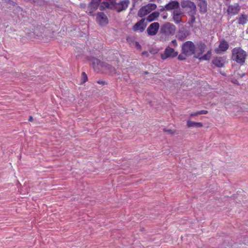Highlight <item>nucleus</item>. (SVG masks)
Instances as JSON below:
<instances>
[{
  "label": "nucleus",
  "instance_id": "f257e3e1",
  "mask_svg": "<svg viewBox=\"0 0 248 248\" xmlns=\"http://www.w3.org/2000/svg\"><path fill=\"white\" fill-rule=\"evenodd\" d=\"M176 29L175 26L170 22H166L161 25L159 30L160 40L162 42L168 41L170 37L175 34Z\"/></svg>",
  "mask_w": 248,
  "mask_h": 248
},
{
  "label": "nucleus",
  "instance_id": "f03ea898",
  "mask_svg": "<svg viewBox=\"0 0 248 248\" xmlns=\"http://www.w3.org/2000/svg\"><path fill=\"white\" fill-rule=\"evenodd\" d=\"M246 56V52L240 47L234 48L232 50V60L241 65L245 62Z\"/></svg>",
  "mask_w": 248,
  "mask_h": 248
},
{
  "label": "nucleus",
  "instance_id": "7ed1b4c3",
  "mask_svg": "<svg viewBox=\"0 0 248 248\" xmlns=\"http://www.w3.org/2000/svg\"><path fill=\"white\" fill-rule=\"evenodd\" d=\"M182 53L185 56H191L195 55L196 46L193 42L191 41H187L184 43L181 46Z\"/></svg>",
  "mask_w": 248,
  "mask_h": 248
},
{
  "label": "nucleus",
  "instance_id": "20e7f679",
  "mask_svg": "<svg viewBox=\"0 0 248 248\" xmlns=\"http://www.w3.org/2000/svg\"><path fill=\"white\" fill-rule=\"evenodd\" d=\"M156 7L157 6L155 3H148L140 9L138 13V15L139 16L142 17L151 13L152 11L155 10Z\"/></svg>",
  "mask_w": 248,
  "mask_h": 248
},
{
  "label": "nucleus",
  "instance_id": "39448f33",
  "mask_svg": "<svg viewBox=\"0 0 248 248\" xmlns=\"http://www.w3.org/2000/svg\"><path fill=\"white\" fill-rule=\"evenodd\" d=\"M181 6L188 10L189 15L194 17L196 12V6L195 3L189 0H183L181 2Z\"/></svg>",
  "mask_w": 248,
  "mask_h": 248
},
{
  "label": "nucleus",
  "instance_id": "423d86ee",
  "mask_svg": "<svg viewBox=\"0 0 248 248\" xmlns=\"http://www.w3.org/2000/svg\"><path fill=\"white\" fill-rule=\"evenodd\" d=\"M178 52L175 51L174 48L168 46L165 49L163 53L161 54V58L162 60H166L167 58H173L177 56Z\"/></svg>",
  "mask_w": 248,
  "mask_h": 248
},
{
  "label": "nucleus",
  "instance_id": "0eeeda50",
  "mask_svg": "<svg viewBox=\"0 0 248 248\" xmlns=\"http://www.w3.org/2000/svg\"><path fill=\"white\" fill-rule=\"evenodd\" d=\"M189 34L190 31L187 28L182 27L179 29L176 35V38H177L178 40L183 41H184Z\"/></svg>",
  "mask_w": 248,
  "mask_h": 248
},
{
  "label": "nucleus",
  "instance_id": "6e6552de",
  "mask_svg": "<svg viewBox=\"0 0 248 248\" xmlns=\"http://www.w3.org/2000/svg\"><path fill=\"white\" fill-rule=\"evenodd\" d=\"M129 0H122L119 3L113 2V7L117 12H120L123 10H125L129 4Z\"/></svg>",
  "mask_w": 248,
  "mask_h": 248
},
{
  "label": "nucleus",
  "instance_id": "1a4fd4ad",
  "mask_svg": "<svg viewBox=\"0 0 248 248\" xmlns=\"http://www.w3.org/2000/svg\"><path fill=\"white\" fill-rule=\"evenodd\" d=\"M159 24L158 22H154L151 24L147 29V32L150 36L156 35L159 29Z\"/></svg>",
  "mask_w": 248,
  "mask_h": 248
},
{
  "label": "nucleus",
  "instance_id": "9d476101",
  "mask_svg": "<svg viewBox=\"0 0 248 248\" xmlns=\"http://www.w3.org/2000/svg\"><path fill=\"white\" fill-rule=\"evenodd\" d=\"M100 2L101 0H92L88 6V14L90 16H93V12L97 9Z\"/></svg>",
  "mask_w": 248,
  "mask_h": 248
},
{
  "label": "nucleus",
  "instance_id": "9b49d317",
  "mask_svg": "<svg viewBox=\"0 0 248 248\" xmlns=\"http://www.w3.org/2000/svg\"><path fill=\"white\" fill-rule=\"evenodd\" d=\"M240 10V6L238 3H234L228 6L227 12L230 15L237 14Z\"/></svg>",
  "mask_w": 248,
  "mask_h": 248
},
{
  "label": "nucleus",
  "instance_id": "f8f14e48",
  "mask_svg": "<svg viewBox=\"0 0 248 248\" xmlns=\"http://www.w3.org/2000/svg\"><path fill=\"white\" fill-rule=\"evenodd\" d=\"M96 21L100 25H104L108 23V18L104 13L98 12L96 15Z\"/></svg>",
  "mask_w": 248,
  "mask_h": 248
},
{
  "label": "nucleus",
  "instance_id": "ddd939ff",
  "mask_svg": "<svg viewBox=\"0 0 248 248\" xmlns=\"http://www.w3.org/2000/svg\"><path fill=\"white\" fill-rule=\"evenodd\" d=\"M145 19H141L140 20L137 22L133 27V30L135 31H139L142 32L145 29L146 25L144 24Z\"/></svg>",
  "mask_w": 248,
  "mask_h": 248
},
{
  "label": "nucleus",
  "instance_id": "4468645a",
  "mask_svg": "<svg viewBox=\"0 0 248 248\" xmlns=\"http://www.w3.org/2000/svg\"><path fill=\"white\" fill-rule=\"evenodd\" d=\"M197 5L201 14H205L207 11V3L206 0H197Z\"/></svg>",
  "mask_w": 248,
  "mask_h": 248
},
{
  "label": "nucleus",
  "instance_id": "2eb2a0df",
  "mask_svg": "<svg viewBox=\"0 0 248 248\" xmlns=\"http://www.w3.org/2000/svg\"><path fill=\"white\" fill-rule=\"evenodd\" d=\"M226 58L225 57H219L214 58L212 63L217 67H222L225 63Z\"/></svg>",
  "mask_w": 248,
  "mask_h": 248
},
{
  "label": "nucleus",
  "instance_id": "dca6fc26",
  "mask_svg": "<svg viewBox=\"0 0 248 248\" xmlns=\"http://www.w3.org/2000/svg\"><path fill=\"white\" fill-rule=\"evenodd\" d=\"M179 7V3L176 0H171L167 4L165 8L167 11L171 10H176Z\"/></svg>",
  "mask_w": 248,
  "mask_h": 248
},
{
  "label": "nucleus",
  "instance_id": "f3484780",
  "mask_svg": "<svg viewBox=\"0 0 248 248\" xmlns=\"http://www.w3.org/2000/svg\"><path fill=\"white\" fill-rule=\"evenodd\" d=\"M182 12L178 10H174L172 13L173 19L176 24H179L182 21L181 15Z\"/></svg>",
  "mask_w": 248,
  "mask_h": 248
},
{
  "label": "nucleus",
  "instance_id": "a211bd4d",
  "mask_svg": "<svg viewBox=\"0 0 248 248\" xmlns=\"http://www.w3.org/2000/svg\"><path fill=\"white\" fill-rule=\"evenodd\" d=\"M228 43L225 41H222L220 43L218 46V49L216 50V52L218 53L219 51H225L228 49Z\"/></svg>",
  "mask_w": 248,
  "mask_h": 248
},
{
  "label": "nucleus",
  "instance_id": "6ab92c4d",
  "mask_svg": "<svg viewBox=\"0 0 248 248\" xmlns=\"http://www.w3.org/2000/svg\"><path fill=\"white\" fill-rule=\"evenodd\" d=\"M113 0H108V1L103 2L99 6L100 10L103 11L105 8H108L110 7V5L113 6Z\"/></svg>",
  "mask_w": 248,
  "mask_h": 248
},
{
  "label": "nucleus",
  "instance_id": "aec40b11",
  "mask_svg": "<svg viewBox=\"0 0 248 248\" xmlns=\"http://www.w3.org/2000/svg\"><path fill=\"white\" fill-rule=\"evenodd\" d=\"M103 68L108 72L109 74H114L116 73V69L108 63H105L103 65Z\"/></svg>",
  "mask_w": 248,
  "mask_h": 248
},
{
  "label": "nucleus",
  "instance_id": "412c9836",
  "mask_svg": "<svg viewBox=\"0 0 248 248\" xmlns=\"http://www.w3.org/2000/svg\"><path fill=\"white\" fill-rule=\"evenodd\" d=\"M91 62L92 64L94 67H98L99 66L103 67V65L105 63V62H101L99 60L95 58H92L91 59Z\"/></svg>",
  "mask_w": 248,
  "mask_h": 248
},
{
  "label": "nucleus",
  "instance_id": "4be33fe9",
  "mask_svg": "<svg viewBox=\"0 0 248 248\" xmlns=\"http://www.w3.org/2000/svg\"><path fill=\"white\" fill-rule=\"evenodd\" d=\"M198 48L199 49L200 52L197 53H195L194 57L196 58H199V57L201 56L202 55V54L205 51L206 45L204 44L201 43L199 45Z\"/></svg>",
  "mask_w": 248,
  "mask_h": 248
},
{
  "label": "nucleus",
  "instance_id": "5701e85b",
  "mask_svg": "<svg viewBox=\"0 0 248 248\" xmlns=\"http://www.w3.org/2000/svg\"><path fill=\"white\" fill-rule=\"evenodd\" d=\"M187 126L188 127H202L203 125L202 123L200 122H195L190 120H188L187 121Z\"/></svg>",
  "mask_w": 248,
  "mask_h": 248
},
{
  "label": "nucleus",
  "instance_id": "b1692460",
  "mask_svg": "<svg viewBox=\"0 0 248 248\" xmlns=\"http://www.w3.org/2000/svg\"><path fill=\"white\" fill-rule=\"evenodd\" d=\"M159 16V13L158 12H154L149 15L147 18L146 20L148 22H152L155 20Z\"/></svg>",
  "mask_w": 248,
  "mask_h": 248
},
{
  "label": "nucleus",
  "instance_id": "393cba45",
  "mask_svg": "<svg viewBox=\"0 0 248 248\" xmlns=\"http://www.w3.org/2000/svg\"><path fill=\"white\" fill-rule=\"evenodd\" d=\"M211 55H212L211 51L209 50L207 52V53L205 54H204L202 56V57L200 56L199 58H198V59L200 60V61L209 60L211 58Z\"/></svg>",
  "mask_w": 248,
  "mask_h": 248
},
{
  "label": "nucleus",
  "instance_id": "a878e982",
  "mask_svg": "<svg viewBox=\"0 0 248 248\" xmlns=\"http://www.w3.org/2000/svg\"><path fill=\"white\" fill-rule=\"evenodd\" d=\"M246 23V18L244 15H241L239 18L238 23L239 24H244Z\"/></svg>",
  "mask_w": 248,
  "mask_h": 248
},
{
  "label": "nucleus",
  "instance_id": "bb28decb",
  "mask_svg": "<svg viewBox=\"0 0 248 248\" xmlns=\"http://www.w3.org/2000/svg\"><path fill=\"white\" fill-rule=\"evenodd\" d=\"M88 77L87 75L85 72L82 73V82L81 83H84L85 82L87 81Z\"/></svg>",
  "mask_w": 248,
  "mask_h": 248
},
{
  "label": "nucleus",
  "instance_id": "cd10ccee",
  "mask_svg": "<svg viewBox=\"0 0 248 248\" xmlns=\"http://www.w3.org/2000/svg\"><path fill=\"white\" fill-rule=\"evenodd\" d=\"M186 56H185V55L181 52V53L179 55H178V59L179 60L183 61L186 59Z\"/></svg>",
  "mask_w": 248,
  "mask_h": 248
},
{
  "label": "nucleus",
  "instance_id": "c85d7f7f",
  "mask_svg": "<svg viewBox=\"0 0 248 248\" xmlns=\"http://www.w3.org/2000/svg\"><path fill=\"white\" fill-rule=\"evenodd\" d=\"M170 46V47H173V48H175L178 46V44L176 39H174L171 41Z\"/></svg>",
  "mask_w": 248,
  "mask_h": 248
},
{
  "label": "nucleus",
  "instance_id": "c756f323",
  "mask_svg": "<svg viewBox=\"0 0 248 248\" xmlns=\"http://www.w3.org/2000/svg\"><path fill=\"white\" fill-rule=\"evenodd\" d=\"M142 0H132V7L134 8L136 4L139 1H141Z\"/></svg>",
  "mask_w": 248,
  "mask_h": 248
},
{
  "label": "nucleus",
  "instance_id": "7c9ffc66",
  "mask_svg": "<svg viewBox=\"0 0 248 248\" xmlns=\"http://www.w3.org/2000/svg\"><path fill=\"white\" fill-rule=\"evenodd\" d=\"M163 131L164 132H167L168 134H174V132L173 130H170V129L167 130L166 129H163Z\"/></svg>",
  "mask_w": 248,
  "mask_h": 248
},
{
  "label": "nucleus",
  "instance_id": "2f4dec72",
  "mask_svg": "<svg viewBox=\"0 0 248 248\" xmlns=\"http://www.w3.org/2000/svg\"><path fill=\"white\" fill-rule=\"evenodd\" d=\"M207 113H208V111L205 110H202L198 111V114H199V115L206 114Z\"/></svg>",
  "mask_w": 248,
  "mask_h": 248
},
{
  "label": "nucleus",
  "instance_id": "473e14b6",
  "mask_svg": "<svg viewBox=\"0 0 248 248\" xmlns=\"http://www.w3.org/2000/svg\"><path fill=\"white\" fill-rule=\"evenodd\" d=\"M135 46L138 48V49H141V46L140 45V44L138 42H135Z\"/></svg>",
  "mask_w": 248,
  "mask_h": 248
},
{
  "label": "nucleus",
  "instance_id": "72a5a7b5",
  "mask_svg": "<svg viewBox=\"0 0 248 248\" xmlns=\"http://www.w3.org/2000/svg\"><path fill=\"white\" fill-rule=\"evenodd\" d=\"M199 115V114H198V111L197 112H193V113H191L190 115V116L191 117H194V116H197Z\"/></svg>",
  "mask_w": 248,
  "mask_h": 248
},
{
  "label": "nucleus",
  "instance_id": "f704fd0d",
  "mask_svg": "<svg viewBox=\"0 0 248 248\" xmlns=\"http://www.w3.org/2000/svg\"><path fill=\"white\" fill-rule=\"evenodd\" d=\"M86 6L85 3H82L80 4V7L83 9H85Z\"/></svg>",
  "mask_w": 248,
  "mask_h": 248
},
{
  "label": "nucleus",
  "instance_id": "c9c22d12",
  "mask_svg": "<svg viewBox=\"0 0 248 248\" xmlns=\"http://www.w3.org/2000/svg\"><path fill=\"white\" fill-rule=\"evenodd\" d=\"M97 83L100 84H104L105 83V82L102 80H98L97 81Z\"/></svg>",
  "mask_w": 248,
  "mask_h": 248
},
{
  "label": "nucleus",
  "instance_id": "e433bc0d",
  "mask_svg": "<svg viewBox=\"0 0 248 248\" xmlns=\"http://www.w3.org/2000/svg\"><path fill=\"white\" fill-rule=\"evenodd\" d=\"M32 120H33V118H32V116H30L29 119V121H32Z\"/></svg>",
  "mask_w": 248,
  "mask_h": 248
},
{
  "label": "nucleus",
  "instance_id": "4c0bfd02",
  "mask_svg": "<svg viewBox=\"0 0 248 248\" xmlns=\"http://www.w3.org/2000/svg\"><path fill=\"white\" fill-rule=\"evenodd\" d=\"M149 0V1L153 2V1H159L161 0Z\"/></svg>",
  "mask_w": 248,
  "mask_h": 248
},
{
  "label": "nucleus",
  "instance_id": "58836bf2",
  "mask_svg": "<svg viewBox=\"0 0 248 248\" xmlns=\"http://www.w3.org/2000/svg\"><path fill=\"white\" fill-rule=\"evenodd\" d=\"M148 54V52L147 51H144L142 52L143 55H146Z\"/></svg>",
  "mask_w": 248,
  "mask_h": 248
},
{
  "label": "nucleus",
  "instance_id": "ea45409f",
  "mask_svg": "<svg viewBox=\"0 0 248 248\" xmlns=\"http://www.w3.org/2000/svg\"><path fill=\"white\" fill-rule=\"evenodd\" d=\"M165 9V7H164V8H162V9H160V11H164Z\"/></svg>",
  "mask_w": 248,
  "mask_h": 248
},
{
  "label": "nucleus",
  "instance_id": "a19ab883",
  "mask_svg": "<svg viewBox=\"0 0 248 248\" xmlns=\"http://www.w3.org/2000/svg\"><path fill=\"white\" fill-rule=\"evenodd\" d=\"M167 18V16H163V19H166Z\"/></svg>",
  "mask_w": 248,
  "mask_h": 248
},
{
  "label": "nucleus",
  "instance_id": "79ce46f5",
  "mask_svg": "<svg viewBox=\"0 0 248 248\" xmlns=\"http://www.w3.org/2000/svg\"><path fill=\"white\" fill-rule=\"evenodd\" d=\"M246 32L248 34V28L246 30Z\"/></svg>",
  "mask_w": 248,
  "mask_h": 248
}]
</instances>
